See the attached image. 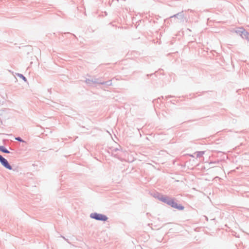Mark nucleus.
<instances>
[{
    "mask_svg": "<svg viewBox=\"0 0 249 249\" xmlns=\"http://www.w3.org/2000/svg\"><path fill=\"white\" fill-rule=\"evenodd\" d=\"M91 217L96 220L102 221H106L107 219V217L106 215L97 213H92Z\"/></svg>",
    "mask_w": 249,
    "mask_h": 249,
    "instance_id": "1",
    "label": "nucleus"
},
{
    "mask_svg": "<svg viewBox=\"0 0 249 249\" xmlns=\"http://www.w3.org/2000/svg\"><path fill=\"white\" fill-rule=\"evenodd\" d=\"M0 150L5 153H9L10 152L3 146H0Z\"/></svg>",
    "mask_w": 249,
    "mask_h": 249,
    "instance_id": "5",
    "label": "nucleus"
},
{
    "mask_svg": "<svg viewBox=\"0 0 249 249\" xmlns=\"http://www.w3.org/2000/svg\"><path fill=\"white\" fill-rule=\"evenodd\" d=\"M204 154V152H199L197 153V155L198 156H200V155H203Z\"/></svg>",
    "mask_w": 249,
    "mask_h": 249,
    "instance_id": "7",
    "label": "nucleus"
},
{
    "mask_svg": "<svg viewBox=\"0 0 249 249\" xmlns=\"http://www.w3.org/2000/svg\"><path fill=\"white\" fill-rule=\"evenodd\" d=\"M18 76L19 77H20L21 78H22L24 81H26L25 77L24 76H23L22 74H18Z\"/></svg>",
    "mask_w": 249,
    "mask_h": 249,
    "instance_id": "6",
    "label": "nucleus"
},
{
    "mask_svg": "<svg viewBox=\"0 0 249 249\" xmlns=\"http://www.w3.org/2000/svg\"><path fill=\"white\" fill-rule=\"evenodd\" d=\"M0 161L2 165L7 169L11 170L12 169L11 166L8 163L7 160L5 159L3 157H0Z\"/></svg>",
    "mask_w": 249,
    "mask_h": 249,
    "instance_id": "3",
    "label": "nucleus"
},
{
    "mask_svg": "<svg viewBox=\"0 0 249 249\" xmlns=\"http://www.w3.org/2000/svg\"><path fill=\"white\" fill-rule=\"evenodd\" d=\"M16 140H18V141H21V142H22V141L20 139V138H16Z\"/></svg>",
    "mask_w": 249,
    "mask_h": 249,
    "instance_id": "8",
    "label": "nucleus"
},
{
    "mask_svg": "<svg viewBox=\"0 0 249 249\" xmlns=\"http://www.w3.org/2000/svg\"><path fill=\"white\" fill-rule=\"evenodd\" d=\"M159 199L161 201H162L163 202L167 203V202L168 201L169 199H167L166 197H164L163 196H161L159 198Z\"/></svg>",
    "mask_w": 249,
    "mask_h": 249,
    "instance_id": "4",
    "label": "nucleus"
},
{
    "mask_svg": "<svg viewBox=\"0 0 249 249\" xmlns=\"http://www.w3.org/2000/svg\"><path fill=\"white\" fill-rule=\"evenodd\" d=\"M167 204L171 206L173 208H176L180 210H182L184 209V207L178 204L173 199H169Z\"/></svg>",
    "mask_w": 249,
    "mask_h": 249,
    "instance_id": "2",
    "label": "nucleus"
}]
</instances>
